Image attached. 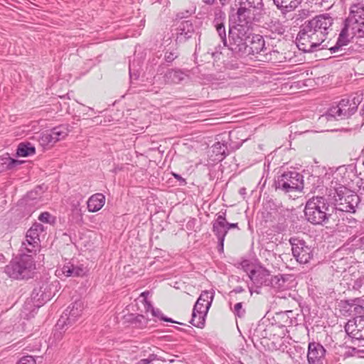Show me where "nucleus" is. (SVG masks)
I'll return each mask as SVG.
<instances>
[{"mask_svg": "<svg viewBox=\"0 0 364 364\" xmlns=\"http://www.w3.org/2000/svg\"><path fill=\"white\" fill-rule=\"evenodd\" d=\"M333 19L328 14H321L306 21L297 34L296 43L298 48L305 53L321 49L320 46L332 31Z\"/></svg>", "mask_w": 364, "mask_h": 364, "instance_id": "obj_1", "label": "nucleus"}, {"mask_svg": "<svg viewBox=\"0 0 364 364\" xmlns=\"http://www.w3.org/2000/svg\"><path fill=\"white\" fill-rule=\"evenodd\" d=\"M364 37V4H353L350 8L348 17L345 20L337 42L329 48L331 53H336L343 50L353 37Z\"/></svg>", "mask_w": 364, "mask_h": 364, "instance_id": "obj_2", "label": "nucleus"}, {"mask_svg": "<svg viewBox=\"0 0 364 364\" xmlns=\"http://www.w3.org/2000/svg\"><path fill=\"white\" fill-rule=\"evenodd\" d=\"M54 287H56L57 285L43 284L39 287H36L32 291L31 298L26 301L21 311V317L24 319L33 317L36 310L52 298L53 296L52 288Z\"/></svg>", "mask_w": 364, "mask_h": 364, "instance_id": "obj_3", "label": "nucleus"}, {"mask_svg": "<svg viewBox=\"0 0 364 364\" xmlns=\"http://www.w3.org/2000/svg\"><path fill=\"white\" fill-rule=\"evenodd\" d=\"M36 269V263L31 255L21 254L14 258L5 267V273L11 278L16 279L31 277Z\"/></svg>", "mask_w": 364, "mask_h": 364, "instance_id": "obj_4", "label": "nucleus"}, {"mask_svg": "<svg viewBox=\"0 0 364 364\" xmlns=\"http://www.w3.org/2000/svg\"><path fill=\"white\" fill-rule=\"evenodd\" d=\"M304 214L306 220L312 224L320 225L331 215L329 205L323 197H313L306 204Z\"/></svg>", "mask_w": 364, "mask_h": 364, "instance_id": "obj_5", "label": "nucleus"}, {"mask_svg": "<svg viewBox=\"0 0 364 364\" xmlns=\"http://www.w3.org/2000/svg\"><path fill=\"white\" fill-rule=\"evenodd\" d=\"M251 30L249 26L243 24H237L236 26L230 28L229 44L227 45L229 49L235 54L244 55L247 46L250 41Z\"/></svg>", "mask_w": 364, "mask_h": 364, "instance_id": "obj_6", "label": "nucleus"}, {"mask_svg": "<svg viewBox=\"0 0 364 364\" xmlns=\"http://www.w3.org/2000/svg\"><path fill=\"white\" fill-rule=\"evenodd\" d=\"M303 178V176L296 171L284 172L275 181V188L284 193L301 191L304 188Z\"/></svg>", "mask_w": 364, "mask_h": 364, "instance_id": "obj_7", "label": "nucleus"}, {"mask_svg": "<svg viewBox=\"0 0 364 364\" xmlns=\"http://www.w3.org/2000/svg\"><path fill=\"white\" fill-rule=\"evenodd\" d=\"M358 102L355 99H342L335 103L328 109L326 119L336 120L346 119L350 117L358 109Z\"/></svg>", "mask_w": 364, "mask_h": 364, "instance_id": "obj_8", "label": "nucleus"}, {"mask_svg": "<svg viewBox=\"0 0 364 364\" xmlns=\"http://www.w3.org/2000/svg\"><path fill=\"white\" fill-rule=\"evenodd\" d=\"M333 196L336 208L343 212L354 213L359 201L356 194L348 193L345 187H339L335 190Z\"/></svg>", "mask_w": 364, "mask_h": 364, "instance_id": "obj_9", "label": "nucleus"}, {"mask_svg": "<svg viewBox=\"0 0 364 364\" xmlns=\"http://www.w3.org/2000/svg\"><path fill=\"white\" fill-rule=\"evenodd\" d=\"M250 39V41L245 50L246 52L245 55H246L259 54L263 55L265 58V60H273L274 58L272 56L279 53L277 50H271L267 53V48L265 47L264 40L263 37L259 35H253L251 33Z\"/></svg>", "mask_w": 364, "mask_h": 364, "instance_id": "obj_10", "label": "nucleus"}, {"mask_svg": "<svg viewBox=\"0 0 364 364\" xmlns=\"http://www.w3.org/2000/svg\"><path fill=\"white\" fill-rule=\"evenodd\" d=\"M289 242L291 245L293 256L300 264H306L313 257V250L311 246L298 237H291Z\"/></svg>", "mask_w": 364, "mask_h": 364, "instance_id": "obj_11", "label": "nucleus"}, {"mask_svg": "<svg viewBox=\"0 0 364 364\" xmlns=\"http://www.w3.org/2000/svg\"><path fill=\"white\" fill-rule=\"evenodd\" d=\"M83 309V301L81 300L75 301L65 310L64 316H62L58 321L57 326L63 329L65 325L74 323L81 316Z\"/></svg>", "mask_w": 364, "mask_h": 364, "instance_id": "obj_12", "label": "nucleus"}, {"mask_svg": "<svg viewBox=\"0 0 364 364\" xmlns=\"http://www.w3.org/2000/svg\"><path fill=\"white\" fill-rule=\"evenodd\" d=\"M226 210L217 214L216 219L213 222V232L218 240V250L223 251L224 240L228 233Z\"/></svg>", "mask_w": 364, "mask_h": 364, "instance_id": "obj_13", "label": "nucleus"}, {"mask_svg": "<svg viewBox=\"0 0 364 364\" xmlns=\"http://www.w3.org/2000/svg\"><path fill=\"white\" fill-rule=\"evenodd\" d=\"M326 350L319 343L310 342L308 346L307 361L309 364H323Z\"/></svg>", "mask_w": 364, "mask_h": 364, "instance_id": "obj_14", "label": "nucleus"}, {"mask_svg": "<svg viewBox=\"0 0 364 364\" xmlns=\"http://www.w3.org/2000/svg\"><path fill=\"white\" fill-rule=\"evenodd\" d=\"M248 276L256 287L269 286L272 276L269 272L262 267L251 269Z\"/></svg>", "mask_w": 364, "mask_h": 364, "instance_id": "obj_15", "label": "nucleus"}, {"mask_svg": "<svg viewBox=\"0 0 364 364\" xmlns=\"http://www.w3.org/2000/svg\"><path fill=\"white\" fill-rule=\"evenodd\" d=\"M87 272V268L82 264L75 265L71 262H67L62 267L56 269L55 274L58 277L62 276L78 277L85 276Z\"/></svg>", "mask_w": 364, "mask_h": 364, "instance_id": "obj_16", "label": "nucleus"}, {"mask_svg": "<svg viewBox=\"0 0 364 364\" xmlns=\"http://www.w3.org/2000/svg\"><path fill=\"white\" fill-rule=\"evenodd\" d=\"M195 29L190 20L183 21L176 29V41L182 43L190 38L194 33Z\"/></svg>", "mask_w": 364, "mask_h": 364, "instance_id": "obj_17", "label": "nucleus"}, {"mask_svg": "<svg viewBox=\"0 0 364 364\" xmlns=\"http://www.w3.org/2000/svg\"><path fill=\"white\" fill-rule=\"evenodd\" d=\"M292 282L291 275L278 274L272 276L269 286L279 291H283L289 289Z\"/></svg>", "mask_w": 364, "mask_h": 364, "instance_id": "obj_18", "label": "nucleus"}, {"mask_svg": "<svg viewBox=\"0 0 364 364\" xmlns=\"http://www.w3.org/2000/svg\"><path fill=\"white\" fill-rule=\"evenodd\" d=\"M105 203V196L102 193H95L91 196L87 201V210L95 213L102 209Z\"/></svg>", "mask_w": 364, "mask_h": 364, "instance_id": "obj_19", "label": "nucleus"}, {"mask_svg": "<svg viewBox=\"0 0 364 364\" xmlns=\"http://www.w3.org/2000/svg\"><path fill=\"white\" fill-rule=\"evenodd\" d=\"M354 326L355 328L350 332L353 338L359 343L364 342V316L356 317Z\"/></svg>", "mask_w": 364, "mask_h": 364, "instance_id": "obj_20", "label": "nucleus"}, {"mask_svg": "<svg viewBox=\"0 0 364 364\" xmlns=\"http://www.w3.org/2000/svg\"><path fill=\"white\" fill-rule=\"evenodd\" d=\"M302 0H273L274 5L280 10L284 11H291L294 10L301 2Z\"/></svg>", "mask_w": 364, "mask_h": 364, "instance_id": "obj_21", "label": "nucleus"}, {"mask_svg": "<svg viewBox=\"0 0 364 364\" xmlns=\"http://www.w3.org/2000/svg\"><path fill=\"white\" fill-rule=\"evenodd\" d=\"M240 8L237 9V18H238V24H243L245 26H249L248 24L251 22L252 19V13L250 8L244 6L240 5Z\"/></svg>", "mask_w": 364, "mask_h": 364, "instance_id": "obj_22", "label": "nucleus"}, {"mask_svg": "<svg viewBox=\"0 0 364 364\" xmlns=\"http://www.w3.org/2000/svg\"><path fill=\"white\" fill-rule=\"evenodd\" d=\"M20 164L19 161L11 158L9 154H5L0 156V171L4 169H11Z\"/></svg>", "mask_w": 364, "mask_h": 364, "instance_id": "obj_23", "label": "nucleus"}, {"mask_svg": "<svg viewBox=\"0 0 364 364\" xmlns=\"http://www.w3.org/2000/svg\"><path fill=\"white\" fill-rule=\"evenodd\" d=\"M167 83H179L184 79V74L181 70H169L164 75Z\"/></svg>", "mask_w": 364, "mask_h": 364, "instance_id": "obj_24", "label": "nucleus"}, {"mask_svg": "<svg viewBox=\"0 0 364 364\" xmlns=\"http://www.w3.org/2000/svg\"><path fill=\"white\" fill-rule=\"evenodd\" d=\"M56 142L64 139L70 132L69 126L68 124H62L55 127L51 129Z\"/></svg>", "mask_w": 364, "mask_h": 364, "instance_id": "obj_25", "label": "nucleus"}, {"mask_svg": "<svg viewBox=\"0 0 364 364\" xmlns=\"http://www.w3.org/2000/svg\"><path fill=\"white\" fill-rule=\"evenodd\" d=\"M38 141L42 146H53L56 141L51 129L41 134Z\"/></svg>", "mask_w": 364, "mask_h": 364, "instance_id": "obj_26", "label": "nucleus"}, {"mask_svg": "<svg viewBox=\"0 0 364 364\" xmlns=\"http://www.w3.org/2000/svg\"><path fill=\"white\" fill-rule=\"evenodd\" d=\"M35 154V147L30 143H21L16 150L18 156L26 157Z\"/></svg>", "mask_w": 364, "mask_h": 364, "instance_id": "obj_27", "label": "nucleus"}, {"mask_svg": "<svg viewBox=\"0 0 364 364\" xmlns=\"http://www.w3.org/2000/svg\"><path fill=\"white\" fill-rule=\"evenodd\" d=\"M268 26L272 33V35L270 36L272 38H275L277 36H282L285 31V28L279 21H272L268 24Z\"/></svg>", "mask_w": 364, "mask_h": 364, "instance_id": "obj_28", "label": "nucleus"}, {"mask_svg": "<svg viewBox=\"0 0 364 364\" xmlns=\"http://www.w3.org/2000/svg\"><path fill=\"white\" fill-rule=\"evenodd\" d=\"M146 309L147 312H151V315L154 317H156L161 320L171 322V323H176V321H173L171 318L165 317L163 316V314L159 309H155L151 304L147 303L146 304Z\"/></svg>", "mask_w": 364, "mask_h": 364, "instance_id": "obj_29", "label": "nucleus"}, {"mask_svg": "<svg viewBox=\"0 0 364 364\" xmlns=\"http://www.w3.org/2000/svg\"><path fill=\"white\" fill-rule=\"evenodd\" d=\"M240 5H244L257 11H261L264 6L262 0H240Z\"/></svg>", "mask_w": 364, "mask_h": 364, "instance_id": "obj_30", "label": "nucleus"}, {"mask_svg": "<svg viewBox=\"0 0 364 364\" xmlns=\"http://www.w3.org/2000/svg\"><path fill=\"white\" fill-rule=\"evenodd\" d=\"M206 315H203V314L193 312L192 313V318L191 323L192 325L198 327L202 328L205 323V318Z\"/></svg>", "mask_w": 364, "mask_h": 364, "instance_id": "obj_31", "label": "nucleus"}, {"mask_svg": "<svg viewBox=\"0 0 364 364\" xmlns=\"http://www.w3.org/2000/svg\"><path fill=\"white\" fill-rule=\"evenodd\" d=\"M44 231V227L40 223L33 224L31 228L27 231V235H29L31 237H38L41 233Z\"/></svg>", "mask_w": 364, "mask_h": 364, "instance_id": "obj_32", "label": "nucleus"}, {"mask_svg": "<svg viewBox=\"0 0 364 364\" xmlns=\"http://www.w3.org/2000/svg\"><path fill=\"white\" fill-rule=\"evenodd\" d=\"M211 305H208L206 303L197 300L193 307V311L202 313L203 315H207L208 311Z\"/></svg>", "mask_w": 364, "mask_h": 364, "instance_id": "obj_33", "label": "nucleus"}, {"mask_svg": "<svg viewBox=\"0 0 364 364\" xmlns=\"http://www.w3.org/2000/svg\"><path fill=\"white\" fill-rule=\"evenodd\" d=\"M214 293L208 291H203L200 294L198 301L206 303L208 305H211L212 301L213 300Z\"/></svg>", "mask_w": 364, "mask_h": 364, "instance_id": "obj_34", "label": "nucleus"}, {"mask_svg": "<svg viewBox=\"0 0 364 364\" xmlns=\"http://www.w3.org/2000/svg\"><path fill=\"white\" fill-rule=\"evenodd\" d=\"M215 27H216V31H217L218 35L223 43V46H227L226 32H225V28L223 23H217L215 25Z\"/></svg>", "mask_w": 364, "mask_h": 364, "instance_id": "obj_35", "label": "nucleus"}, {"mask_svg": "<svg viewBox=\"0 0 364 364\" xmlns=\"http://www.w3.org/2000/svg\"><path fill=\"white\" fill-rule=\"evenodd\" d=\"M39 247V243H36L35 245L30 242H22L21 245V251H26L27 252H36Z\"/></svg>", "mask_w": 364, "mask_h": 364, "instance_id": "obj_36", "label": "nucleus"}, {"mask_svg": "<svg viewBox=\"0 0 364 364\" xmlns=\"http://www.w3.org/2000/svg\"><path fill=\"white\" fill-rule=\"evenodd\" d=\"M232 311L236 316H238L240 318H242L245 315V309L243 308L242 302L237 303L234 306Z\"/></svg>", "mask_w": 364, "mask_h": 364, "instance_id": "obj_37", "label": "nucleus"}, {"mask_svg": "<svg viewBox=\"0 0 364 364\" xmlns=\"http://www.w3.org/2000/svg\"><path fill=\"white\" fill-rule=\"evenodd\" d=\"M358 343L357 346L352 348V353L355 355L363 356L361 354H364V342Z\"/></svg>", "mask_w": 364, "mask_h": 364, "instance_id": "obj_38", "label": "nucleus"}, {"mask_svg": "<svg viewBox=\"0 0 364 364\" xmlns=\"http://www.w3.org/2000/svg\"><path fill=\"white\" fill-rule=\"evenodd\" d=\"M16 364H36V361L31 355L21 358Z\"/></svg>", "mask_w": 364, "mask_h": 364, "instance_id": "obj_39", "label": "nucleus"}, {"mask_svg": "<svg viewBox=\"0 0 364 364\" xmlns=\"http://www.w3.org/2000/svg\"><path fill=\"white\" fill-rule=\"evenodd\" d=\"M289 314H292V311H287L280 314L282 318L285 319L284 325H291L293 323L292 319L290 318Z\"/></svg>", "mask_w": 364, "mask_h": 364, "instance_id": "obj_40", "label": "nucleus"}, {"mask_svg": "<svg viewBox=\"0 0 364 364\" xmlns=\"http://www.w3.org/2000/svg\"><path fill=\"white\" fill-rule=\"evenodd\" d=\"M364 285V276L359 277L355 280L353 284V289L355 290H359Z\"/></svg>", "mask_w": 364, "mask_h": 364, "instance_id": "obj_41", "label": "nucleus"}, {"mask_svg": "<svg viewBox=\"0 0 364 364\" xmlns=\"http://www.w3.org/2000/svg\"><path fill=\"white\" fill-rule=\"evenodd\" d=\"M156 359V355L151 354L148 358L141 359L136 364H150L152 361Z\"/></svg>", "mask_w": 364, "mask_h": 364, "instance_id": "obj_42", "label": "nucleus"}, {"mask_svg": "<svg viewBox=\"0 0 364 364\" xmlns=\"http://www.w3.org/2000/svg\"><path fill=\"white\" fill-rule=\"evenodd\" d=\"M50 218H51V215L48 212L42 213L38 217V219L40 221H41L43 223H50Z\"/></svg>", "mask_w": 364, "mask_h": 364, "instance_id": "obj_43", "label": "nucleus"}, {"mask_svg": "<svg viewBox=\"0 0 364 364\" xmlns=\"http://www.w3.org/2000/svg\"><path fill=\"white\" fill-rule=\"evenodd\" d=\"M277 212H278V213L281 215V218H278V220H279V221H281V220H284V218H285L286 216H288V215H289V210H287V209H284L283 208H279L277 209Z\"/></svg>", "mask_w": 364, "mask_h": 364, "instance_id": "obj_44", "label": "nucleus"}, {"mask_svg": "<svg viewBox=\"0 0 364 364\" xmlns=\"http://www.w3.org/2000/svg\"><path fill=\"white\" fill-rule=\"evenodd\" d=\"M23 242H30V243H33V245L36 244V243H39L40 242V239L38 237H31L29 235H26V240Z\"/></svg>", "mask_w": 364, "mask_h": 364, "instance_id": "obj_45", "label": "nucleus"}, {"mask_svg": "<svg viewBox=\"0 0 364 364\" xmlns=\"http://www.w3.org/2000/svg\"><path fill=\"white\" fill-rule=\"evenodd\" d=\"M176 58V55L173 53H166L165 55V59L167 62H172Z\"/></svg>", "mask_w": 364, "mask_h": 364, "instance_id": "obj_46", "label": "nucleus"}, {"mask_svg": "<svg viewBox=\"0 0 364 364\" xmlns=\"http://www.w3.org/2000/svg\"><path fill=\"white\" fill-rule=\"evenodd\" d=\"M80 201H77L75 203H74L73 205V211L75 212L76 213H79L80 215V212H81V209L80 208Z\"/></svg>", "mask_w": 364, "mask_h": 364, "instance_id": "obj_47", "label": "nucleus"}, {"mask_svg": "<svg viewBox=\"0 0 364 364\" xmlns=\"http://www.w3.org/2000/svg\"><path fill=\"white\" fill-rule=\"evenodd\" d=\"M215 148H218L221 150L220 153L221 154H225V147L223 144H221L220 142H218L215 144Z\"/></svg>", "mask_w": 364, "mask_h": 364, "instance_id": "obj_48", "label": "nucleus"}, {"mask_svg": "<svg viewBox=\"0 0 364 364\" xmlns=\"http://www.w3.org/2000/svg\"><path fill=\"white\" fill-rule=\"evenodd\" d=\"M173 176L175 178H176L178 181H181L182 185L186 184V181L184 178H183L178 173H173Z\"/></svg>", "mask_w": 364, "mask_h": 364, "instance_id": "obj_49", "label": "nucleus"}, {"mask_svg": "<svg viewBox=\"0 0 364 364\" xmlns=\"http://www.w3.org/2000/svg\"><path fill=\"white\" fill-rule=\"evenodd\" d=\"M231 228H238L237 223H230L227 221V229L228 231Z\"/></svg>", "mask_w": 364, "mask_h": 364, "instance_id": "obj_50", "label": "nucleus"}, {"mask_svg": "<svg viewBox=\"0 0 364 364\" xmlns=\"http://www.w3.org/2000/svg\"><path fill=\"white\" fill-rule=\"evenodd\" d=\"M244 291V289L242 287H235L232 292H235L236 294H240Z\"/></svg>", "mask_w": 364, "mask_h": 364, "instance_id": "obj_51", "label": "nucleus"}, {"mask_svg": "<svg viewBox=\"0 0 364 364\" xmlns=\"http://www.w3.org/2000/svg\"><path fill=\"white\" fill-rule=\"evenodd\" d=\"M220 54H221V52H219V50H218L217 49L215 52L211 53V55L213 58H217Z\"/></svg>", "mask_w": 364, "mask_h": 364, "instance_id": "obj_52", "label": "nucleus"}, {"mask_svg": "<svg viewBox=\"0 0 364 364\" xmlns=\"http://www.w3.org/2000/svg\"><path fill=\"white\" fill-rule=\"evenodd\" d=\"M321 1H322L323 2H324V3H326V4H327L326 6L329 7V6H330V5H332V4H333V1H334L335 0H321Z\"/></svg>", "mask_w": 364, "mask_h": 364, "instance_id": "obj_53", "label": "nucleus"}, {"mask_svg": "<svg viewBox=\"0 0 364 364\" xmlns=\"http://www.w3.org/2000/svg\"><path fill=\"white\" fill-rule=\"evenodd\" d=\"M355 311H356L358 313H360L361 311H363L362 306H358L355 307Z\"/></svg>", "mask_w": 364, "mask_h": 364, "instance_id": "obj_54", "label": "nucleus"}, {"mask_svg": "<svg viewBox=\"0 0 364 364\" xmlns=\"http://www.w3.org/2000/svg\"><path fill=\"white\" fill-rule=\"evenodd\" d=\"M215 0H203V1L205 3V4H211L214 2Z\"/></svg>", "mask_w": 364, "mask_h": 364, "instance_id": "obj_55", "label": "nucleus"}, {"mask_svg": "<svg viewBox=\"0 0 364 364\" xmlns=\"http://www.w3.org/2000/svg\"><path fill=\"white\" fill-rule=\"evenodd\" d=\"M129 75H130L131 78H132L134 75H135V77L136 78V75L132 73L131 65H129Z\"/></svg>", "mask_w": 364, "mask_h": 364, "instance_id": "obj_56", "label": "nucleus"}, {"mask_svg": "<svg viewBox=\"0 0 364 364\" xmlns=\"http://www.w3.org/2000/svg\"><path fill=\"white\" fill-rule=\"evenodd\" d=\"M54 336L58 337V338H59L61 336V332H55L54 333Z\"/></svg>", "mask_w": 364, "mask_h": 364, "instance_id": "obj_57", "label": "nucleus"}, {"mask_svg": "<svg viewBox=\"0 0 364 364\" xmlns=\"http://www.w3.org/2000/svg\"><path fill=\"white\" fill-rule=\"evenodd\" d=\"M350 324H348V326L346 327V331L347 333L349 332V330H350Z\"/></svg>", "mask_w": 364, "mask_h": 364, "instance_id": "obj_58", "label": "nucleus"}, {"mask_svg": "<svg viewBox=\"0 0 364 364\" xmlns=\"http://www.w3.org/2000/svg\"><path fill=\"white\" fill-rule=\"evenodd\" d=\"M220 1L223 5H224L227 2V0H220Z\"/></svg>", "mask_w": 364, "mask_h": 364, "instance_id": "obj_59", "label": "nucleus"}, {"mask_svg": "<svg viewBox=\"0 0 364 364\" xmlns=\"http://www.w3.org/2000/svg\"><path fill=\"white\" fill-rule=\"evenodd\" d=\"M33 192H30V193H28V197H30V198H33Z\"/></svg>", "mask_w": 364, "mask_h": 364, "instance_id": "obj_60", "label": "nucleus"}, {"mask_svg": "<svg viewBox=\"0 0 364 364\" xmlns=\"http://www.w3.org/2000/svg\"><path fill=\"white\" fill-rule=\"evenodd\" d=\"M249 290H250V294L252 295V288L249 287Z\"/></svg>", "mask_w": 364, "mask_h": 364, "instance_id": "obj_61", "label": "nucleus"}, {"mask_svg": "<svg viewBox=\"0 0 364 364\" xmlns=\"http://www.w3.org/2000/svg\"><path fill=\"white\" fill-rule=\"evenodd\" d=\"M146 294H147L146 292H143L141 293V296H144Z\"/></svg>", "mask_w": 364, "mask_h": 364, "instance_id": "obj_62", "label": "nucleus"}, {"mask_svg": "<svg viewBox=\"0 0 364 364\" xmlns=\"http://www.w3.org/2000/svg\"><path fill=\"white\" fill-rule=\"evenodd\" d=\"M89 109L93 110L92 107H88Z\"/></svg>", "mask_w": 364, "mask_h": 364, "instance_id": "obj_63", "label": "nucleus"}]
</instances>
